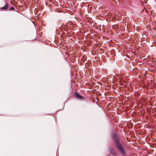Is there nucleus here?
<instances>
[{
    "label": "nucleus",
    "mask_w": 156,
    "mask_h": 156,
    "mask_svg": "<svg viewBox=\"0 0 156 156\" xmlns=\"http://www.w3.org/2000/svg\"><path fill=\"white\" fill-rule=\"evenodd\" d=\"M75 95H76V98H77V99H83V97L82 96H80V95H79L77 93H76Z\"/></svg>",
    "instance_id": "f03ea898"
},
{
    "label": "nucleus",
    "mask_w": 156,
    "mask_h": 156,
    "mask_svg": "<svg viewBox=\"0 0 156 156\" xmlns=\"http://www.w3.org/2000/svg\"><path fill=\"white\" fill-rule=\"evenodd\" d=\"M116 146L119 149L120 152L123 154L125 155V152L124 150L123 146L122 144L120 143L118 140H116L115 141Z\"/></svg>",
    "instance_id": "f257e3e1"
},
{
    "label": "nucleus",
    "mask_w": 156,
    "mask_h": 156,
    "mask_svg": "<svg viewBox=\"0 0 156 156\" xmlns=\"http://www.w3.org/2000/svg\"><path fill=\"white\" fill-rule=\"evenodd\" d=\"M8 8V5L7 3H6L5 5L1 8V9L2 10H7Z\"/></svg>",
    "instance_id": "7ed1b4c3"
},
{
    "label": "nucleus",
    "mask_w": 156,
    "mask_h": 156,
    "mask_svg": "<svg viewBox=\"0 0 156 156\" xmlns=\"http://www.w3.org/2000/svg\"><path fill=\"white\" fill-rule=\"evenodd\" d=\"M14 8L13 7H12L10 9V10H14Z\"/></svg>",
    "instance_id": "20e7f679"
}]
</instances>
